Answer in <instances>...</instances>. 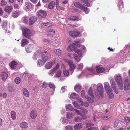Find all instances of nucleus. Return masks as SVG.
<instances>
[{
    "label": "nucleus",
    "mask_w": 130,
    "mask_h": 130,
    "mask_svg": "<svg viewBox=\"0 0 130 130\" xmlns=\"http://www.w3.org/2000/svg\"><path fill=\"white\" fill-rule=\"evenodd\" d=\"M73 56L75 59L77 61L79 62L80 61V59L79 57H78L77 55L75 54H74L73 55Z\"/></svg>",
    "instance_id": "e433bc0d"
},
{
    "label": "nucleus",
    "mask_w": 130,
    "mask_h": 130,
    "mask_svg": "<svg viewBox=\"0 0 130 130\" xmlns=\"http://www.w3.org/2000/svg\"><path fill=\"white\" fill-rule=\"evenodd\" d=\"M1 75L3 80H4L6 79L8 76L7 73L5 72H2Z\"/></svg>",
    "instance_id": "f3484780"
},
{
    "label": "nucleus",
    "mask_w": 130,
    "mask_h": 130,
    "mask_svg": "<svg viewBox=\"0 0 130 130\" xmlns=\"http://www.w3.org/2000/svg\"><path fill=\"white\" fill-rule=\"evenodd\" d=\"M17 63L15 61H13L11 63V67L14 69H15L17 66Z\"/></svg>",
    "instance_id": "2f4dec72"
},
{
    "label": "nucleus",
    "mask_w": 130,
    "mask_h": 130,
    "mask_svg": "<svg viewBox=\"0 0 130 130\" xmlns=\"http://www.w3.org/2000/svg\"><path fill=\"white\" fill-rule=\"evenodd\" d=\"M111 117V115L110 114H108L107 115L103 117V118L104 120H106L110 118Z\"/></svg>",
    "instance_id": "a18cd8bd"
},
{
    "label": "nucleus",
    "mask_w": 130,
    "mask_h": 130,
    "mask_svg": "<svg viewBox=\"0 0 130 130\" xmlns=\"http://www.w3.org/2000/svg\"><path fill=\"white\" fill-rule=\"evenodd\" d=\"M79 101L81 103V104L82 106H84L86 107H88L89 106V104L87 102L84 103L81 99H79Z\"/></svg>",
    "instance_id": "7c9ffc66"
},
{
    "label": "nucleus",
    "mask_w": 130,
    "mask_h": 130,
    "mask_svg": "<svg viewBox=\"0 0 130 130\" xmlns=\"http://www.w3.org/2000/svg\"><path fill=\"white\" fill-rule=\"evenodd\" d=\"M77 18L75 16H73V17H71L70 18V20L73 21L76 20H77Z\"/></svg>",
    "instance_id": "0e129e2a"
},
{
    "label": "nucleus",
    "mask_w": 130,
    "mask_h": 130,
    "mask_svg": "<svg viewBox=\"0 0 130 130\" xmlns=\"http://www.w3.org/2000/svg\"><path fill=\"white\" fill-rule=\"evenodd\" d=\"M41 25L42 26H45L46 27H49L52 26V24L50 22H47V23H42L41 24Z\"/></svg>",
    "instance_id": "5701e85b"
},
{
    "label": "nucleus",
    "mask_w": 130,
    "mask_h": 130,
    "mask_svg": "<svg viewBox=\"0 0 130 130\" xmlns=\"http://www.w3.org/2000/svg\"><path fill=\"white\" fill-rule=\"evenodd\" d=\"M20 126L21 128H26L28 127V125L27 123L25 122H22L20 123Z\"/></svg>",
    "instance_id": "4be33fe9"
},
{
    "label": "nucleus",
    "mask_w": 130,
    "mask_h": 130,
    "mask_svg": "<svg viewBox=\"0 0 130 130\" xmlns=\"http://www.w3.org/2000/svg\"><path fill=\"white\" fill-rule=\"evenodd\" d=\"M66 116L67 118L70 119L71 118L73 117V115L72 113L67 112V113Z\"/></svg>",
    "instance_id": "58836bf2"
},
{
    "label": "nucleus",
    "mask_w": 130,
    "mask_h": 130,
    "mask_svg": "<svg viewBox=\"0 0 130 130\" xmlns=\"http://www.w3.org/2000/svg\"><path fill=\"white\" fill-rule=\"evenodd\" d=\"M75 68V67L74 64L72 65V66H70V70L72 71H73L74 70Z\"/></svg>",
    "instance_id": "13d9d810"
},
{
    "label": "nucleus",
    "mask_w": 130,
    "mask_h": 130,
    "mask_svg": "<svg viewBox=\"0 0 130 130\" xmlns=\"http://www.w3.org/2000/svg\"><path fill=\"white\" fill-rule=\"evenodd\" d=\"M12 16L14 18H16L18 17V14L17 12L14 11L13 12V14L12 15Z\"/></svg>",
    "instance_id": "3c124183"
},
{
    "label": "nucleus",
    "mask_w": 130,
    "mask_h": 130,
    "mask_svg": "<svg viewBox=\"0 0 130 130\" xmlns=\"http://www.w3.org/2000/svg\"><path fill=\"white\" fill-rule=\"evenodd\" d=\"M51 56L50 53H48L46 55H43L42 57V60L44 61L45 62L50 59Z\"/></svg>",
    "instance_id": "1a4fd4ad"
},
{
    "label": "nucleus",
    "mask_w": 130,
    "mask_h": 130,
    "mask_svg": "<svg viewBox=\"0 0 130 130\" xmlns=\"http://www.w3.org/2000/svg\"><path fill=\"white\" fill-rule=\"evenodd\" d=\"M97 89L100 96L101 97H102L103 91V87L102 86L100 85L99 86L97 87Z\"/></svg>",
    "instance_id": "9d476101"
},
{
    "label": "nucleus",
    "mask_w": 130,
    "mask_h": 130,
    "mask_svg": "<svg viewBox=\"0 0 130 130\" xmlns=\"http://www.w3.org/2000/svg\"><path fill=\"white\" fill-rule=\"evenodd\" d=\"M81 109L82 110V112L85 115L88 112V111L85 108H83V107H81V109Z\"/></svg>",
    "instance_id": "603ef678"
},
{
    "label": "nucleus",
    "mask_w": 130,
    "mask_h": 130,
    "mask_svg": "<svg viewBox=\"0 0 130 130\" xmlns=\"http://www.w3.org/2000/svg\"><path fill=\"white\" fill-rule=\"evenodd\" d=\"M61 74V71H58L57 73L55 75L54 77H59L60 76Z\"/></svg>",
    "instance_id": "864d4df0"
},
{
    "label": "nucleus",
    "mask_w": 130,
    "mask_h": 130,
    "mask_svg": "<svg viewBox=\"0 0 130 130\" xmlns=\"http://www.w3.org/2000/svg\"><path fill=\"white\" fill-rule=\"evenodd\" d=\"M56 62L55 58H54L52 61L47 63L45 65V68L47 69H49Z\"/></svg>",
    "instance_id": "f257e3e1"
},
{
    "label": "nucleus",
    "mask_w": 130,
    "mask_h": 130,
    "mask_svg": "<svg viewBox=\"0 0 130 130\" xmlns=\"http://www.w3.org/2000/svg\"><path fill=\"white\" fill-rule=\"evenodd\" d=\"M63 73L65 76H67L69 74V72L66 69H64L63 71Z\"/></svg>",
    "instance_id": "8fccbe9b"
},
{
    "label": "nucleus",
    "mask_w": 130,
    "mask_h": 130,
    "mask_svg": "<svg viewBox=\"0 0 130 130\" xmlns=\"http://www.w3.org/2000/svg\"><path fill=\"white\" fill-rule=\"evenodd\" d=\"M12 7L10 6H6L5 9V11L9 14L12 11Z\"/></svg>",
    "instance_id": "f8f14e48"
},
{
    "label": "nucleus",
    "mask_w": 130,
    "mask_h": 130,
    "mask_svg": "<svg viewBox=\"0 0 130 130\" xmlns=\"http://www.w3.org/2000/svg\"><path fill=\"white\" fill-rule=\"evenodd\" d=\"M73 104L74 106L77 109H81V107L75 101L73 103Z\"/></svg>",
    "instance_id": "72a5a7b5"
},
{
    "label": "nucleus",
    "mask_w": 130,
    "mask_h": 130,
    "mask_svg": "<svg viewBox=\"0 0 130 130\" xmlns=\"http://www.w3.org/2000/svg\"><path fill=\"white\" fill-rule=\"evenodd\" d=\"M79 42L78 41H74L71 44V45L73 46V47L75 48L78 45V43Z\"/></svg>",
    "instance_id": "4c0bfd02"
},
{
    "label": "nucleus",
    "mask_w": 130,
    "mask_h": 130,
    "mask_svg": "<svg viewBox=\"0 0 130 130\" xmlns=\"http://www.w3.org/2000/svg\"><path fill=\"white\" fill-rule=\"evenodd\" d=\"M47 13L46 11L42 10H39L38 14V16L40 18H44L46 17Z\"/></svg>",
    "instance_id": "f03ea898"
},
{
    "label": "nucleus",
    "mask_w": 130,
    "mask_h": 130,
    "mask_svg": "<svg viewBox=\"0 0 130 130\" xmlns=\"http://www.w3.org/2000/svg\"><path fill=\"white\" fill-rule=\"evenodd\" d=\"M73 56L75 59L77 61L79 62L80 61V59L79 57H78L77 55L75 54H74L73 55Z\"/></svg>",
    "instance_id": "c9c22d12"
},
{
    "label": "nucleus",
    "mask_w": 130,
    "mask_h": 130,
    "mask_svg": "<svg viewBox=\"0 0 130 130\" xmlns=\"http://www.w3.org/2000/svg\"><path fill=\"white\" fill-rule=\"evenodd\" d=\"M81 87L79 85H76L74 88L76 92H79L80 90Z\"/></svg>",
    "instance_id": "bb28decb"
},
{
    "label": "nucleus",
    "mask_w": 130,
    "mask_h": 130,
    "mask_svg": "<svg viewBox=\"0 0 130 130\" xmlns=\"http://www.w3.org/2000/svg\"><path fill=\"white\" fill-rule=\"evenodd\" d=\"M74 5L77 7L80 8V9H83L84 8V6L79 2H75Z\"/></svg>",
    "instance_id": "4468645a"
},
{
    "label": "nucleus",
    "mask_w": 130,
    "mask_h": 130,
    "mask_svg": "<svg viewBox=\"0 0 130 130\" xmlns=\"http://www.w3.org/2000/svg\"><path fill=\"white\" fill-rule=\"evenodd\" d=\"M73 46H72L71 45L69 46L67 48V50L68 51H71L73 50H74L75 48L73 47Z\"/></svg>",
    "instance_id": "37998d69"
},
{
    "label": "nucleus",
    "mask_w": 130,
    "mask_h": 130,
    "mask_svg": "<svg viewBox=\"0 0 130 130\" xmlns=\"http://www.w3.org/2000/svg\"><path fill=\"white\" fill-rule=\"evenodd\" d=\"M74 51L75 53H77L79 57H81L82 56V51L77 48L74 49Z\"/></svg>",
    "instance_id": "c756f323"
},
{
    "label": "nucleus",
    "mask_w": 130,
    "mask_h": 130,
    "mask_svg": "<svg viewBox=\"0 0 130 130\" xmlns=\"http://www.w3.org/2000/svg\"><path fill=\"white\" fill-rule=\"evenodd\" d=\"M96 127H92L88 128L86 130H95L96 129Z\"/></svg>",
    "instance_id": "338daca9"
},
{
    "label": "nucleus",
    "mask_w": 130,
    "mask_h": 130,
    "mask_svg": "<svg viewBox=\"0 0 130 130\" xmlns=\"http://www.w3.org/2000/svg\"><path fill=\"white\" fill-rule=\"evenodd\" d=\"M54 51L58 56H59L61 55V51L59 49H55L54 50Z\"/></svg>",
    "instance_id": "473e14b6"
},
{
    "label": "nucleus",
    "mask_w": 130,
    "mask_h": 130,
    "mask_svg": "<svg viewBox=\"0 0 130 130\" xmlns=\"http://www.w3.org/2000/svg\"><path fill=\"white\" fill-rule=\"evenodd\" d=\"M104 87L107 93H109V92L111 91V89L108 85V83H104Z\"/></svg>",
    "instance_id": "6e6552de"
},
{
    "label": "nucleus",
    "mask_w": 130,
    "mask_h": 130,
    "mask_svg": "<svg viewBox=\"0 0 130 130\" xmlns=\"http://www.w3.org/2000/svg\"><path fill=\"white\" fill-rule=\"evenodd\" d=\"M28 40L26 39H23L21 42V44L22 46H24L28 43Z\"/></svg>",
    "instance_id": "2eb2a0df"
},
{
    "label": "nucleus",
    "mask_w": 130,
    "mask_h": 130,
    "mask_svg": "<svg viewBox=\"0 0 130 130\" xmlns=\"http://www.w3.org/2000/svg\"><path fill=\"white\" fill-rule=\"evenodd\" d=\"M69 35L73 37H76L80 35V32L76 31H71L69 32Z\"/></svg>",
    "instance_id": "7ed1b4c3"
},
{
    "label": "nucleus",
    "mask_w": 130,
    "mask_h": 130,
    "mask_svg": "<svg viewBox=\"0 0 130 130\" xmlns=\"http://www.w3.org/2000/svg\"><path fill=\"white\" fill-rule=\"evenodd\" d=\"M81 120H82V119H81V118H79L78 117H76L75 119V121L76 122H79Z\"/></svg>",
    "instance_id": "680f3d73"
},
{
    "label": "nucleus",
    "mask_w": 130,
    "mask_h": 130,
    "mask_svg": "<svg viewBox=\"0 0 130 130\" xmlns=\"http://www.w3.org/2000/svg\"><path fill=\"white\" fill-rule=\"evenodd\" d=\"M30 116L33 119L35 118L37 116L36 112L35 111H32L30 113Z\"/></svg>",
    "instance_id": "a211bd4d"
},
{
    "label": "nucleus",
    "mask_w": 130,
    "mask_h": 130,
    "mask_svg": "<svg viewBox=\"0 0 130 130\" xmlns=\"http://www.w3.org/2000/svg\"><path fill=\"white\" fill-rule=\"evenodd\" d=\"M65 129L66 130H73V128L70 125L66 126Z\"/></svg>",
    "instance_id": "5fc2aeb1"
},
{
    "label": "nucleus",
    "mask_w": 130,
    "mask_h": 130,
    "mask_svg": "<svg viewBox=\"0 0 130 130\" xmlns=\"http://www.w3.org/2000/svg\"><path fill=\"white\" fill-rule=\"evenodd\" d=\"M65 91V88L63 87H62L61 88V90L60 92V93H63Z\"/></svg>",
    "instance_id": "774afa93"
},
{
    "label": "nucleus",
    "mask_w": 130,
    "mask_h": 130,
    "mask_svg": "<svg viewBox=\"0 0 130 130\" xmlns=\"http://www.w3.org/2000/svg\"><path fill=\"white\" fill-rule=\"evenodd\" d=\"M130 89V82L127 79H125L124 84V90L126 91Z\"/></svg>",
    "instance_id": "39448f33"
},
{
    "label": "nucleus",
    "mask_w": 130,
    "mask_h": 130,
    "mask_svg": "<svg viewBox=\"0 0 130 130\" xmlns=\"http://www.w3.org/2000/svg\"><path fill=\"white\" fill-rule=\"evenodd\" d=\"M125 121L127 123H129L130 121V118L128 117H124Z\"/></svg>",
    "instance_id": "052dcab7"
},
{
    "label": "nucleus",
    "mask_w": 130,
    "mask_h": 130,
    "mask_svg": "<svg viewBox=\"0 0 130 130\" xmlns=\"http://www.w3.org/2000/svg\"><path fill=\"white\" fill-rule=\"evenodd\" d=\"M23 90L24 95L27 97H29V93L28 90L25 88H23Z\"/></svg>",
    "instance_id": "393cba45"
},
{
    "label": "nucleus",
    "mask_w": 130,
    "mask_h": 130,
    "mask_svg": "<svg viewBox=\"0 0 130 130\" xmlns=\"http://www.w3.org/2000/svg\"><path fill=\"white\" fill-rule=\"evenodd\" d=\"M7 2L5 0H2L1 2V5L3 7L5 6L7 4Z\"/></svg>",
    "instance_id": "79ce46f5"
},
{
    "label": "nucleus",
    "mask_w": 130,
    "mask_h": 130,
    "mask_svg": "<svg viewBox=\"0 0 130 130\" xmlns=\"http://www.w3.org/2000/svg\"><path fill=\"white\" fill-rule=\"evenodd\" d=\"M84 8L83 9H81L82 10H84L86 13H88L89 12V9L88 8L84 6Z\"/></svg>",
    "instance_id": "6e6d98bb"
},
{
    "label": "nucleus",
    "mask_w": 130,
    "mask_h": 130,
    "mask_svg": "<svg viewBox=\"0 0 130 130\" xmlns=\"http://www.w3.org/2000/svg\"><path fill=\"white\" fill-rule=\"evenodd\" d=\"M34 46L33 44H29L26 47V51L28 53L30 52L32 50Z\"/></svg>",
    "instance_id": "9b49d317"
},
{
    "label": "nucleus",
    "mask_w": 130,
    "mask_h": 130,
    "mask_svg": "<svg viewBox=\"0 0 130 130\" xmlns=\"http://www.w3.org/2000/svg\"><path fill=\"white\" fill-rule=\"evenodd\" d=\"M66 109H69L72 111H74V109L72 108V106L71 104H66Z\"/></svg>",
    "instance_id": "cd10ccee"
},
{
    "label": "nucleus",
    "mask_w": 130,
    "mask_h": 130,
    "mask_svg": "<svg viewBox=\"0 0 130 130\" xmlns=\"http://www.w3.org/2000/svg\"><path fill=\"white\" fill-rule=\"evenodd\" d=\"M96 70L97 72L98 73L102 72L105 70L103 68L100 67L99 66H96Z\"/></svg>",
    "instance_id": "6ab92c4d"
},
{
    "label": "nucleus",
    "mask_w": 130,
    "mask_h": 130,
    "mask_svg": "<svg viewBox=\"0 0 130 130\" xmlns=\"http://www.w3.org/2000/svg\"><path fill=\"white\" fill-rule=\"evenodd\" d=\"M88 93L91 96L92 98H94V96L93 94V92L92 87H90L88 91Z\"/></svg>",
    "instance_id": "b1692460"
},
{
    "label": "nucleus",
    "mask_w": 130,
    "mask_h": 130,
    "mask_svg": "<svg viewBox=\"0 0 130 130\" xmlns=\"http://www.w3.org/2000/svg\"><path fill=\"white\" fill-rule=\"evenodd\" d=\"M55 69L50 70L48 73V74L51 76H53L54 73V72L55 71L54 70Z\"/></svg>",
    "instance_id": "de8ad7c7"
},
{
    "label": "nucleus",
    "mask_w": 130,
    "mask_h": 130,
    "mask_svg": "<svg viewBox=\"0 0 130 130\" xmlns=\"http://www.w3.org/2000/svg\"><path fill=\"white\" fill-rule=\"evenodd\" d=\"M119 89L121 90H123L124 88L123 82L117 83Z\"/></svg>",
    "instance_id": "c85d7f7f"
},
{
    "label": "nucleus",
    "mask_w": 130,
    "mask_h": 130,
    "mask_svg": "<svg viewBox=\"0 0 130 130\" xmlns=\"http://www.w3.org/2000/svg\"><path fill=\"white\" fill-rule=\"evenodd\" d=\"M11 114L12 119L13 120L15 119L16 118L15 112L13 111H11Z\"/></svg>",
    "instance_id": "f704fd0d"
},
{
    "label": "nucleus",
    "mask_w": 130,
    "mask_h": 130,
    "mask_svg": "<svg viewBox=\"0 0 130 130\" xmlns=\"http://www.w3.org/2000/svg\"><path fill=\"white\" fill-rule=\"evenodd\" d=\"M107 94L109 96V98L110 99H112L114 97V95L111 92V91L109 92V93H107Z\"/></svg>",
    "instance_id": "4d7b16f0"
},
{
    "label": "nucleus",
    "mask_w": 130,
    "mask_h": 130,
    "mask_svg": "<svg viewBox=\"0 0 130 130\" xmlns=\"http://www.w3.org/2000/svg\"><path fill=\"white\" fill-rule=\"evenodd\" d=\"M14 81L16 84H19L21 82L20 79L19 77H17L15 78Z\"/></svg>",
    "instance_id": "c03bdc74"
},
{
    "label": "nucleus",
    "mask_w": 130,
    "mask_h": 130,
    "mask_svg": "<svg viewBox=\"0 0 130 130\" xmlns=\"http://www.w3.org/2000/svg\"><path fill=\"white\" fill-rule=\"evenodd\" d=\"M111 84V86L112 87V88L113 89L114 92L116 94H118V91L117 90L116 88V85L115 84V82L113 80H111L110 81Z\"/></svg>",
    "instance_id": "0eeeda50"
},
{
    "label": "nucleus",
    "mask_w": 130,
    "mask_h": 130,
    "mask_svg": "<svg viewBox=\"0 0 130 130\" xmlns=\"http://www.w3.org/2000/svg\"><path fill=\"white\" fill-rule=\"evenodd\" d=\"M84 2L85 3V5L86 6L88 7H89L90 6V5L89 3L88 2V0H85Z\"/></svg>",
    "instance_id": "e2e57ef3"
},
{
    "label": "nucleus",
    "mask_w": 130,
    "mask_h": 130,
    "mask_svg": "<svg viewBox=\"0 0 130 130\" xmlns=\"http://www.w3.org/2000/svg\"><path fill=\"white\" fill-rule=\"evenodd\" d=\"M25 5L26 9H29L32 8V6L31 4L28 1H26Z\"/></svg>",
    "instance_id": "ddd939ff"
},
{
    "label": "nucleus",
    "mask_w": 130,
    "mask_h": 130,
    "mask_svg": "<svg viewBox=\"0 0 130 130\" xmlns=\"http://www.w3.org/2000/svg\"><path fill=\"white\" fill-rule=\"evenodd\" d=\"M119 121L117 120L115 121L113 125V126L114 127H116L119 124Z\"/></svg>",
    "instance_id": "bf43d9fd"
},
{
    "label": "nucleus",
    "mask_w": 130,
    "mask_h": 130,
    "mask_svg": "<svg viewBox=\"0 0 130 130\" xmlns=\"http://www.w3.org/2000/svg\"><path fill=\"white\" fill-rule=\"evenodd\" d=\"M55 5V2L53 1L52 2L48 4V8L49 9H52L54 8Z\"/></svg>",
    "instance_id": "a878e982"
},
{
    "label": "nucleus",
    "mask_w": 130,
    "mask_h": 130,
    "mask_svg": "<svg viewBox=\"0 0 130 130\" xmlns=\"http://www.w3.org/2000/svg\"><path fill=\"white\" fill-rule=\"evenodd\" d=\"M45 63L44 61L40 59L38 60V63L39 65H42L44 64Z\"/></svg>",
    "instance_id": "a19ab883"
},
{
    "label": "nucleus",
    "mask_w": 130,
    "mask_h": 130,
    "mask_svg": "<svg viewBox=\"0 0 130 130\" xmlns=\"http://www.w3.org/2000/svg\"><path fill=\"white\" fill-rule=\"evenodd\" d=\"M42 86L43 88L46 89L47 86V84L46 83L44 82L43 83Z\"/></svg>",
    "instance_id": "69168bd1"
},
{
    "label": "nucleus",
    "mask_w": 130,
    "mask_h": 130,
    "mask_svg": "<svg viewBox=\"0 0 130 130\" xmlns=\"http://www.w3.org/2000/svg\"><path fill=\"white\" fill-rule=\"evenodd\" d=\"M83 127L82 124V123H78L75 125L74 128L75 129H79Z\"/></svg>",
    "instance_id": "412c9836"
},
{
    "label": "nucleus",
    "mask_w": 130,
    "mask_h": 130,
    "mask_svg": "<svg viewBox=\"0 0 130 130\" xmlns=\"http://www.w3.org/2000/svg\"><path fill=\"white\" fill-rule=\"evenodd\" d=\"M93 99L94 98H91L89 96L87 97V100L91 103H92L94 102V100H93Z\"/></svg>",
    "instance_id": "09e8293b"
},
{
    "label": "nucleus",
    "mask_w": 130,
    "mask_h": 130,
    "mask_svg": "<svg viewBox=\"0 0 130 130\" xmlns=\"http://www.w3.org/2000/svg\"><path fill=\"white\" fill-rule=\"evenodd\" d=\"M23 35L26 38L28 39L30 38L31 33L29 29H24L23 31Z\"/></svg>",
    "instance_id": "20e7f679"
},
{
    "label": "nucleus",
    "mask_w": 130,
    "mask_h": 130,
    "mask_svg": "<svg viewBox=\"0 0 130 130\" xmlns=\"http://www.w3.org/2000/svg\"><path fill=\"white\" fill-rule=\"evenodd\" d=\"M48 86L50 88H51L53 89H54V90L55 89V86L54 84L52 83H49V84H48Z\"/></svg>",
    "instance_id": "49530a36"
},
{
    "label": "nucleus",
    "mask_w": 130,
    "mask_h": 130,
    "mask_svg": "<svg viewBox=\"0 0 130 130\" xmlns=\"http://www.w3.org/2000/svg\"><path fill=\"white\" fill-rule=\"evenodd\" d=\"M37 20L36 17L32 16L30 17L29 19V24L30 25H32L35 23Z\"/></svg>",
    "instance_id": "423d86ee"
},
{
    "label": "nucleus",
    "mask_w": 130,
    "mask_h": 130,
    "mask_svg": "<svg viewBox=\"0 0 130 130\" xmlns=\"http://www.w3.org/2000/svg\"><path fill=\"white\" fill-rule=\"evenodd\" d=\"M42 52H40L39 51H37L35 53V56L36 57H40L42 54Z\"/></svg>",
    "instance_id": "ea45409f"
},
{
    "label": "nucleus",
    "mask_w": 130,
    "mask_h": 130,
    "mask_svg": "<svg viewBox=\"0 0 130 130\" xmlns=\"http://www.w3.org/2000/svg\"><path fill=\"white\" fill-rule=\"evenodd\" d=\"M70 97L72 98H76L78 101H79V99H80L79 97V96L75 93H72L70 95Z\"/></svg>",
    "instance_id": "aec40b11"
},
{
    "label": "nucleus",
    "mask_w": 130,
    "mask_h": 130,
    "mask_svg": "<svg viewBox=\"0 0 130 130\" xmlns=\"http://www.w3.org/2000/svg\"><path fill=\"white\" fill-rule=\"evenodd\" d=\"M115 79L117 83L123 82L121 76L120 75L116 76Z\"/></svg>",
    "instance_id": "dca6fc26"
}]
</instances>
